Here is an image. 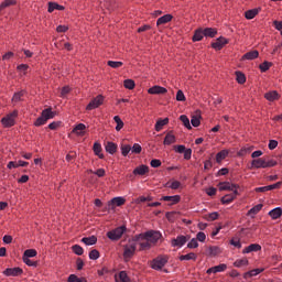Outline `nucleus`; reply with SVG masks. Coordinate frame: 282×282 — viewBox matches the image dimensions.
Here are the masks:
<instances>
[{
	"mask_svg": "<svg viewBox=\"0 0 282 282\" xmlns=\"http://www.w3.org/2000/svg\"><path fill=\"white\" fill-rule=\"evenodd\" d=\"M228 150H223L216 154V162L219 164L223 160L228 158Z\"/></svg>",
	"mask_w": 282,
	"mask_h": 282,
	"instance_id": "obj_36",
	"label": "nucleus"
},
{
	"mask_svg": "<svg viewBox=\"0 0 282 282\" xmlns=\"http://www.w3.org/2000/svg\"><path fill=\"white\" fill-rule=\"evenodd\" d=\"M107 65L109 67H112V69H118V68L122 67L123 63L122 62L108 61Z\"/></svg>",
	"mask_w": 282,
	"mask_h": 282,
	"instance_id": "obj_49",
	"label": "nucleus"
},
{
	"mask_svg": "<svg viewBox=\"0 0 282 282\" xmlns=\"http://www.w3.org/2000/svg\"><path fill=\"white\" fill-rule=\"evenodd\" d=\"M169 188H172V191H177L182 186V183L180 181H173L172 183H167Z\"/></svg>",
	"mask_w": 282,
	"mask_h": 282,
	"instance_id": "obj_53",
	"label": "nucleus"
},
{
	"mask_svg": "<svg viewBox=\"0 0 282 282\" xmlns=\"http://www.w3.org/2000/svg\"><path fill=\"white\" fill-rule=\"evenodd\" d=\"M228 265L221 263L216 267L209 268L206 272L207 274H217L218 272H226Z\"/></svg>",
	"mask_w": 282,
	"mask_h": 282,
	"instance_id": "obj_15",
	"label": "nucleus"
},
{
	"mask_svg": "<svg viewBox=\"0 0 282 282\" xmlns=\"http://www.w3.org/2000/svg\"><path fill=\"white\" fill-rule=\"evenodd\" d=\"M205 36H209V39H215V35L217 34V31L213 28H206L203 30Z\"/></svg>",
	"mask_w": 282,
	"mask_h": 282,
	"instance_id": "obj_41",
	"label": "nucleus"
},
{
	"mask_svg": "<svg viewBox=\"0 0 282 282\" xmlns=\"http://www.w3.org/2000/svg\"><path fill=\"white\" fill-rule=\"evenodd\" d=\"M116 282H131L127 271H121L118 276H116Z\"/></svg>",
	"mask_w": 282,
	"mask_h": 282,
	"instance_id": "obj_31",
	"label": "nucleus"
},
{
	"mask_svg": "<svg viewBox=\"0 0 282 282\" xmlns=\"http://www.w3.org/2000/svg\"><path fill=\"white\" fill-rule=\"evenodd\" d=\"M12 6H17V0H4L0 4V12L6 10V8H10Z\"/></svg>",
	"mask_w": 282,
	"mask_h": 282,
	"instance_id": "obj_34",
	"label": "nucleus"
},
{
	"mask_svg": "<svg viewBox=\"0 0 282 282\" xmlns=\"http://www.w3.org/2000/svg\"><path fill=\"white\" fill-rule=\"evenodd\" d=\"M130 152H131V145L129 144L121 145V154L123 155V158H127V155H129Z\"/></svg>",
	"mask_w": 282,
	"mask_h": 282,
	"instance_id": "obj_48",
	"label": "nucleus"
},
{
	"mask_svg": "<svg viewBox=\"0 0 282 282\" xmlns=\"http://www.w3.org/2000/svg\"><path fill=\"white\" fill-rule=\"evenodd\" d=\"M132 153H142V147L139 143H134L132 149H131Z\"/></svg>",
	"mask_w": 282,
	"mask_h": 282,
	"instance_id": "obj_62",
	"label": "nucleus"
},
{
	"mask_svg": "<svg viewBox=\"0 0 282 282\" xmlns=\"http://www.w3.org/2000/svg\"><path fill=\"white\" fill-rule=\"evenodd\" d=\"M149 173V166L141 165L133 170V175H147Z\"/></svg>",
	"mask_w": 282,
	"mask_h": 282,
	"instance_id": "obj_24",
	"label": "nucleus"
},
{
	"mask_svg": "<svg viewBox=\"0 0 282 282\" xmlns=\"http://www.w3.org/2000/svg\"><path fill=\"white\" fill-rule=\"evenodd\" d=\"M254 150V147H243L239 150L238 155L243 156L248 155L249 153H252Z\"/></svg>",
	"mask_w": 282,
	"mask_h": 282,
	"instance_id": "obj_40",
	"label": "nucleus"
},
{
	"mask_svg": "<svg viewBox=\"0 0 282 282\" xmlns=\"http://www.w3.org/2000/svg\"><path fill=\"white\" fill-rule=\"evenodd\" d=\"M254 58H259V51H250L242 56L245 61H254Z\"/></svg>",
	"mask_w": 282,
	"mask_h": 282,
	"instance_id": "obj_23",
	"label": "nucleus"
},
{
	"mask_svg": "<svg viewBox=\"0 0 282 282\" xmlns=\"http://www.w3.org/2000/svg\"><path fill=\"white\" fill-rule=\"evenodd\" d=\"M23 96H25V90H20L15 93L12 97V104L17 105V102L23 101Z\"/></svg>",
	"mask_w": 282,
	"mask_h": 282,
	"instance_id": "obj_25",
	"label": "nucleus"
},
{
	"mask_svg": "<svg viewBox=\"0 0 282 282\" xmlns=\"http://www.w3.org/2000/svg\"><path fill=\"white\" fill-rule=\"evenodd\" d=\"M218 186H219V191H231L232 193H235V191L239 188V185L231 184L229 182L219 183Z\"/></svg>",
	"mask_w": 282,
	"mask_h": 282,
	"instance_id": "obj_12",
	"label": "nucleus"
},
{
	"mask_svg": "<svg viewBox=\"0 0 282 282\" xmlns=\"http://www.w3.org/2000/svg\"><path fill=\"white\" fill-rule=\"evenodd\" d=\"M257 14H259V9H251L245 12V17L248 20H252L254 19V17H257Z\"/></svg>",
	"mask_w": 282,
	"mask_h": 282,
	"instance_id": "obj_38",
	"label": "nucleus"
},
{
	"mask_svg": "<svg viewBox=\"0 0 282 282\" xmlns=\"http://www.w3.org/2000/svg\"><path fill=\"white\" fill-rule=\"evenodd\" d=\"M166 263H169V258L166 256H159L151 261L150 265L152 270H162Z\"/></svg>",
	"mask_w": 282,
	"mask_h": 282,
	"instance_id": "obj_6",
	"label": "nucleus"
},
{
	"mask_svg": "<svg viewBox=\"0 0 282 282\" xmlns=\"http://www.w3.org/2000/svg\"><path fill=\"white\" fill-rule=\"evenodd\" d=\"M191 124L193 127H199V124H202V121L199 120V117L198 116H192Z\"/></svg>",
	"mask_w": 282,
	"mask_h": 282,
	"instance_id": "obj_58",
	"label": "nucleus"
},
{
	"mask_svg": "<svg viewBox=\"0 0 282 282\" xmlns=\"http://www.w3.org/2000/svg\"><path fill=\"white\" fill-rule=\"evenodd\" d=\"M263 208V204H258L256 206H253L248 213L247 215L249 217H251L252 219H254V215H258L259 212Z\"/></svg>",
	"mask_w": 282,
	"mask_h": 282,
	"instance_id": "obj_22",
	"label": "nucleus"
},
{
	"mask_svg": "<svg viewBox=\"0 0 282 282\" xmlns=\"http://www.w3.org/2000/svg\"><path fill=\"white\" fill-rule=\"evenodd\" d=\"M138 248V243L134 238L128 241V243L123 247V259L124 261H130L131 258L135 254V250Z\"/></svg>",
	"mask_w": 282,
	"mask_h": 282,
	"instance_id": "obj_1",
	"label": "nucleus"
},
{
	"mask_svg": "<svg viewBox=\"0 0 282 282\" xmlns=\"http://www.w3.org/2000/svg\"><path fill=\"white\" fill-rule=\"evenodd\" d=\"M199 247V242H197L196 238H193L188 243H187V248L193 249V248H198Z\"/></svg>",
	"mask_w": 282,
	"mask_h": 282,
	"instance_id": "obj_59",
	"label": "nucleus"
},
{
	"mask_svg": "<svg viewBox=\"0 0 282 282\" xmlns=\"http://www.w3.org/2000/svg\"><path fill=\"white\" fill-rule=\"evenodd\" d=\"M89 259H91L93 261H96L97 259H100V252L96 249H93L89 252Z\"/></svg>",
	"mask_w": 282,
	"mask_h": 282,
	"instance_id": "obj_52",
	"label": "nucleus"
},
{
	"mask_svg": "<svg viewBox=\"0 0 282 282\" xmlns=\"http://www.w3.org/2000/svg\"><path fill=\"white\" fill-rule=\"evenodd\" d=\"M197 254L191 252L180 257V261H196Z\"/></svg>",
	"mask_w": 282,
	"mask_h": 282,
	"instance_id": "obj_35",
	"label": "nucleus"
},
{
	"mask_svg": "<svg viewBox=\"0 0 282 282\" xmlns=\"http://www.w3.org/2000/svg\"><path fill=\"white\" fill-rule=\"evenodd\" d=\"M143 235H145V237L148 238V240H150V243L152 246H155V243H158V241H160V239H162V234L160 231H155V230H149V231L144 232Z\"/></svg>",
	"mask_w": 282,
	"mask_h": 282,
	"instance_id": "obj_8",
	"label": "nucleus"
},
{
	"mask_svg": "<svg viewBox=\"0 0 282 282\" xmlns=\"http://www.w3.org/2000/svg\"><path fill=\"white\" fill-rule=\"evenodd\" d=\"M181 122H183L184 127H186V129H193V127L191 126V120L188 119V117L186 115H182L180 117Z\"/></svg>",
	"mask_w": 282,
	"mask_h": 282,
	"instance_id": "obj_45",
	"label": "nucleus"
},
{
	"mask_svg": "<svg viewBox=\"0 0 282 282\" xmlns=\"http://www.w3.org/2000/svg\"><path fill=\"white\" fill-rule=\"evenodd\" d=\"M180 199H181L180 195L163 196V197L161 198V202H170L171 205L173 206V205H175V204H180Z\"/></svg>",
	"mask_w": 282,
	"mask_h": 282,
	"instance_id": "obj_19",
	"label": "nucleus"
},
{
	"mask_svg": "<svg viewBox=\"0 0 282 282\" xmlns=\"http://www.w3.org/2000/svg\"><path fill=\"white\" fill-rule=\"evenodd\" d=\"M54 10H65V7L56 3V2H48L47 12L52 13Z\"/></svg>",
	"mask_w": 282,
	"mask_h": 282,
	"instance_id": "obj_33",
	"label": "nucleus"
},
{
	"mask_svg": "<svg viewBox=\"0 0 282 282\" xmlns=\"http://www.w3.org/2000/svg\"><path fill=\"white\" fill-rule=\"evenodd\" d=\"M106 151H107V153H110V155H113V153H116V151H118V144H116L111 141H108L106 143Z\"/></svg>",
	"mask_w": 282,
	"mask_h": 282,
	"instance_id": "obj_26",
	"label": "nucleus"
},
{
	"mask_svg": "<svg viewBox=\"0 0 282 282\" xmlns=\"http://www.w3.org/2000/svg\"><path fill=\"white\" fill-rule=\"evenodd\" d=\"M236 80L239 85H243L246 83V75L241 72H236Z\"/></svg>",
	"mask_w": 282,
	"mask_h": 282,
	"instance_id": "obj_46",
	"label": "nucleus"
},
{
	"mask_svg": "<svg viewBox=\"0 0 282 282\" xmlns=\"http://www.w3.org/2000/svg\"><path fill=\"white\" fill-rule=\"evenodd\" d=\"M133 239L137 242V246H140V251L151 250L153 246L144 234L137 235L133 237Z\"/></svg>",
	"mask_w": 282,
	"mask_h": 282,
	"instance_id": "obj_2",
	"label": "nucleus"
},
{
	"mask_svg": "<svg viewBox=\"0 0 282 282\" xmlns=\"http://www.w3.org/2000/svg\"><path fill=\"white\" fill-rule=\"evenodd\" d=\"M55 113L52 111V108L44 109L41 116L35 120V127H43L47 122V120H52Z\"/></svg>",
	"mask_w": 282,
	"mask_h": 282,
	"instance_id": "obj_3",
	"label": "nucleus"
},
{
	"mask_svg": "<svg viewBox=\"0 0 282 282\" xmlns=\"http://www.w3.org/2000/svg\"><path fill=\"white\" fill-rule=\"evenodd\" d=\"M67 282H87L86 278H78L76 274H70L67 279Z\"/></svg>",
	"mask_w": 282,
	"mask_h": 282,
	"instance_id": "obj_44",
	"label": "nucleus"
},
{
	"mask_svg": "<svg viewBox=\"0 0 282 282\" xmlns=\"http://www.w3.org/2000/svg\"><path fill=\"white\" fill-rule=\"evenodd\" d=\"M73 160H76V152L70 151V152L66 155V162H72Z\"/></svg>",
	"mask_w": 282,
	"mask_h": 282,
	"instance_id": "obj_64",
	"label": "nucleus"
},
{
	"mask_svg": "<svg viewBox=\"0 0 282 282\" xmlns=\"http://www.w3.org/2000/svg\"><path fill=\"white\" fill-rule=\"evenodd\" d=\"M259 250H261V246L257 243H252L242 250V254H250V252H259Z\"/></svg>",
	"mask_w": 282,
	"mask_h": 282,
	"instance_id": "obj_18",
	"label": "nucleus"
},
{
	"mask_svg": "<svg viewBox=\"0 0 282 282\" xmlns=\"http://www.w3.org/2000/svg\"><path fill=\"white\" fill-rule=\"evenodd\" d=\"M263 272V269H253L251 271H248L243 274V279H251V276H257L258 274H261Z\"/></svg>",
	"mask_w": 282,
	"mask_h": 282,
	"instance_id": "obj_32",
	"label": "nucleus"
},
{
	"mask_svg": "<svg viewBox=\"0 0 282 282\" xmlns=\"http://www.w3.org/2000/svg\"><path fill=\"white\" fill-rule=\"evenodd\" d=\"M186 241H188L186 236H177L176 238L172 239L171 243L173 248H182V246L186 245Z\"/></svg>",
	"mask_w": 282,
	"mask_h": 282,
	"instance_id": "obj_11",
	"label": "nucleus"
},
{
	"mask_svg": "<svg viewBox=\"0 0 282 282\" xmlns=\"http://www.w3.org/2000/svg\"><path fill=\"white\" fill-rule=\"evenodd\" d=\"M170 21H173V15L171 14H165L161 18L158 19L156 21V25L160 26V25H165V23H170Z\"/></svg>",
	"mask_w": 282,
	"mask_h": 282,
	"instance_id": "obj_21",
	"label": "nucleus"
},
{
	"mask_svg": "<svg viewBox=\"0 0 282 282\" xmlns=\"http://www.w3.org/2000/svg\"><path fill=\"white\" fill-rule=\"evenodd\" d=\"M123 87H126V89H134L135 82H133V79H126L123 82Z\"/></svg>",
	"mask_w": 282,
	"mask_h": 282,
	"instance_id": "obj_50",
	"label": "nucleus"
},
{
	"mask_svg": "<svg viewBox=\"0 0 282 282\" xmlns=\"http://www.w3.org/2000/svg\"><path fill=\"white\" fill-rule=\"evenodd\" d=\"M235 268H242V265H248V259H239L234 262Z\"/></svg>",
	"mask_w": 282,
	"mask_h": 282,
	"instance_id": "obj_51",
	"label": "nucleus"
},
{
	"mask_svg": "<svg viewBox=\"0 0 282 282\" xmlns=\"http://www.w3.org/2000/svg\"><path fill=\"white\" fill-rule=\"evenodd\" d=\"M113 120L117 123L116 131H121L122 127H124V122L122 121V119H120V116H115Z\"/></svg>",
	"mask_w": 282,
	"mask_h": 282,
	"instance_id": "obj_43",
	"label": "nucleus"
},
{
	"mask_svg": "<svg viewBox=\"0 0 282 282\" xmlns=\"http://www.w3.org/2000/svg\"><path fill=\"white\" fill-rule=\"evenodd\" d=\"M163 144L165 147H169L171 144H175V137L173 134V132H169L165 138H164V141H163Z\"/></svg>",
	"mask_w": 282,
	"mask_h": 282,
	"instance_id": "obj_27",
	"label": "nucleus"
},
{
	"mask_svg": "<svg viewBox=\"0 0 282 282\" xmlns=\"http://www.w3.org/2000/svg\"><path fill=\"white\" fill-rule=\"evenodd\" d=\"M2 274H4V276H21V274H23V269L19 267L8 268L2 272Z\"/></svg>",
	"mask_w": 282,
	"mask_h": 282,
	"instance_id": "obj_10",
	"label": "nucleus"
},
{
	"mask_svg": "<svg viewBox=\"0 0 282 282\" xmlns=\"http://www.w3.org/2000/svg\"><path fill=\"white\" fill-rule=\"evenodd\" d=\"M196 241H200L202 243H204V241H206V234H204V231H200L196 235Z\"/></svg>",
	"mask_w": 282,
	"mask_h": 282,
	"instance_id": "obj_63",
	"label": "nucleus"
},
{
	"mask_svg": "<svg viewBox=\"0 0 282 282\" xmlns=\"http://www.w3.org/2000/svg\"><path fill=\"white\" fill-rule=\"evenodd\" d=\"M37 252L35 249H28L23 253V258L30 259L32 257H36Z\"/></svg>",
	"mask_w": 282,
	"mask_h": 282,
	"instance_id": "obj_47",
	"label": "nucleus"
},
{
	"mask_svg": "<svg viewBox=\"0 0 282 282\" xmlns=\"http://www.w3.org/2000/svg\"><path fill=\"white\" fill-rule=\"evenodd\" d=\"M166 124H169V118L159 119L155 123V131H162Z\"/></svg>",
	"mask_w": 282,
	"mask_h": 282,
	"instance_id": "obj_28",
	"label": "nucleus"
},
{
	"mask_svg": "<svg viewBox=\"0 0 282 282\" xmlns=\"http://www.w3.org/2000/svg\"><path fill=\"white\" fill-rule=\"evenodd\" d=\"M282 215V209L281 207L274 208L269 212V216L272 217L273 219H279Z\"/></svg>",
	"mask_w": 282,
	"mask_h": 282,
	"instance_id": "obj_37",
	"label": "nucleus"
},
{
	"mask_svg": "<svg viewBox=\"0 0 282 282\" xmlns=\"http://www.w3.org/2000/svg\"><path fill=\"white\" fill-rule=\"evenodd\" d=\"M85 129H87V127L85 126V123H78L74 130L73 133H77V135H83V131H85Z\"/></svg>",
	"mask_w": 282,
	"mask_h": 282,
	"instance_id": "obj_42",
	"label": "nucleus"
},
{
	"mask_svg": "<svg viewBox=\"0 0 282 282\" xmlns=\"http://www.w3.org/2000/svg\"><path fill=\"white\" fill-rule=\"evenodd\" d=\"M126 232H127V227L120 226L108 231L107 237L108 239H110V241H120V239H122V235H124Z\"/></svg>",
	"mask_w": 282,
	"mask_h": 282,
	"instance_id": "obj_4",
	"label": "nucleus"
},
{
	"mask_svg": "<svg viewBox=\"0 0 282 282\" xmlns=\"http://www.w3.org/2000/svg\"><path fill=\"white\" fill-rule=\"evenodd\" d=\"M166 91H169L166 88L158 85L148 89V94H151V95H164L166 94Z\"/></svg>",
	"mask_w": 282,
	"mask_h": 282,
	"instance_id": "obj_16",
	"label": "nucleus"
},
{
	"mask_svg": "<svg viewBox=\"0 0 282 282\" xmlns=\"http://www.w3.org/2000/svg\"><path fill=\"white\" fill-rule=\"evenodd\" d=\"M73 252L75 254H78V257H80L85 252V250L79 245H74L73 246Z\"/></svg>",
	"mask_w": 282,
	"mask_h": 282,
	"instance_id": "obj_54",
	"label": "nucleus"
},
{
	"mask_svg": "<svg viewBox=\"0 0 282 282\" xmlns=\"http://www.w3.org/2000/svg\"><path fill=\"white\" fill-rule=\"evenodd\" d=\"M228 40L224 36L218 37L213 44L212 47L216 51L223 50L224 45H227Z\"/></svg>",
	"mask_w": 282,
	"mask_h": 282,
	"instance_id": "obj_13",
	"label": "nucleus"
},
{
	"mask_svg": "<svg viewBox=\"0 0 282 282\" xmlns=\"http://www.w3.org/2000/svg\"><path fill=\"white\" fill-rule=\"evenodd\" d=\"M93 151L100 160H105V154H102V145L99 142L94 143Z\"/></svg>",
	"mask_w": 282,
	"mask_h": 282,
	"instance_id": "obj_17",
	"label": "nucleus"
},
{
	"mask_svg": "<svg viewBox=\"0 0 282 282\" xmlns=\"http://www.w3.org/2000/svg\"><path fill=\"white\" fill-rule=\"evenodd\" d=\"M264 98L269 100V102H274V100H279V93L275 90L265 93Z\"/></svg>",
	"mask_w": 282,
	"mask_h": 282,
	"instance_id": "obj_20",
	"label": "nucleus"
},
{
	"mask_svg": "<svg viewBox=\"0 0 282 282\" xmlns=\"http://www.w3.org/2000/svg\"><path fill=\"white\" fill-rule=\"evenodd\" d=\"M251 165L254 167V169H265V160L263 159H256L251 162Z\"/></svg>",
	"mask_w": 282,
	"mask_h": 282,
	"instance_id": "obj_29",
	"label": "nucleus"
},
{
	"mask_svg": "<svg viewBox=\"0 0 282 282\" xmlns=\"http://www.w3.org/2000/svg\"><path fill=\"white\" fill-rule=\"evenodd\" d=\"M208 254L209 257H217L219 254V247H209Z\"/></svg>",
	"mask_w": 282,
	"mask_h": 282,
	"instance_id": "obj_55",
	"label": "nucleus"
},
{
	"mask_svg": "<svg viewBox=\"0 0 282 282\" xmlns=\"http://www.w3.org/2000/svg\"><path fill=\"white\" fill-rule=\"evenodd\" d=\"M205 34H204V30L203 29H197L194 33L193 36V41L194 43L197 41H202V39H204Z\"/></svg>",
	"mask_w": 282,
	"mask_h": 282,
	"instance_id": "obj_39",
	"label": "nucleus"
},
{
	"mask_svg": "<svg viewBox=\"0 0 282 282\" xmlns=\"http://www.w3.org/2000/svg\"><path fill=\"white\" fill-rule=\"evenodd\" d=\"M127 199L124 197L118 196L113 197L111 200L108 202L107 206L105 207V210H115L116 206H124V203Z\"/></svg>",
	"mask_w": 282,
	"mask_h": 282,
	"instance_id": "obj_7",
	"label": "nucleus"
},
{
	"mask_svg": "<svg viewBox=\"0 0 282 282\" xmlns=\"http://www.w3.org/2000/svg\"><path fill=\"white\" fill-rule=\"evenodd\" d=\"M19 111L14 110L1 119L2 126L6 128L14 127Z\"/></svg>",
	"mask_w": 282,
	"mask_h": 282,
	"instance_id": "obj_5",
	"label": "nucleus"
},
{
	"mask_svg": "<svg viewBox=\"0 0 282 282\" xmlns=\"http://www.w3.org/2000/svg\"><path fill=\"white\" fill-rule=\"evenodd\" d=\"M22 259H23V262H24L26 265H29V267H31V268H36L37 262L30 260V258H22Z\"/></svg>",
	"mask_w": 282,
	"mask_h": 282,
	"instance_id": "obj_60",
	"label": "nucleus"
},
{
	"mask_svg": "<svg viewBox=\"0 0 282 282\" xmlns=\"http://www.w3.org/2000/svg\"><path fill=\"white\" fill-rule=\"evenodd\" d=\"M102 102H105V97L102 95H98L97 97H95L86 107V109L88 111H91L94 109H98V107H100V105H102Z\"/></svg>",
	"mask_w": 282,
	"mask_h": 282,
	"instance_id": "obj_9",
	"label": "nucleus"
},
{
	"mask_svg": "<svg viewBox=\"0 0 282 282\" xmlns=\"http://www.w3.org/2000/svg\"><path fill=\"white\" fill-rule=\"evenodd\" d=\"M259 67H260L261 72H268V69H270V67H272V63L263 62L262 64H260Z\"/></svg>",
	"mask_w": 282,
	"mask_h": 282,
	"instance_id": "obj_57",
	"label": "nucleus"
},
{
	"mask_svg": "<svg viewBox=\"0 0 282 282\" xmlns=\"http://www.w3.org/2000/svg\"><path fill=\"white\" fill-rule=\"evenodd\" d=\"M230 245L234 246L235 248L241 249V241H239L238 238H232L230 240Z\"/></svg>",
	"mask_w": 282,
	"mask_h": 282,
	"instance_id": "obj_61",
	"label": "nucleus"
},
{
	"mask_svg": "<svg viewBox=\"0 0 282 282\" xmlns=\"http://www.w3.org/2000/svg\"><path fill=\"white\" fill-rule=\"evenodd\" d=\"M237 195H239V192L235 189L231 194H227L221 197V204H232L235 202Z\"/></svg>",
	"mask_w": 282,
	"mask_h": 282,
	"instance_id": "obj_14",
	"label": "nucleus"
},
{
	"mask_svg": "<svg viewBox=\"0 0 282 282\" xmlns=\"http://www.w3.org/2000/svg\"><path fill=\"white\" fill-rule=\"evenodd\" d=\"M83 243L86 246H95L97 243L98 238L96 236L85 237L82 239Z\"/></svg>",
	"mask_w": 282,
	"mask_h": 282,
	"instance_id": "obj_30",
	"label": "nucleus"
},
{
	"mask_svg": "<svg viewBox=\"0 0 282 282\" xmlns=\"http://www.w3.org/2000/svg\"><path fill=\"white\" fill-rule=\"evenodd\" d=\"M176 100H177L178 102H184V101H186V96L184 95V91L177 90V93H176Z\"/></svg>",
	"mask_w": 282,
	"mask_h": 282,
	"instance_id": "obj_56",
	"label": "nucleus"
}]
</instances>
